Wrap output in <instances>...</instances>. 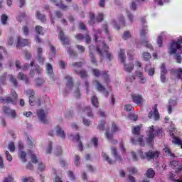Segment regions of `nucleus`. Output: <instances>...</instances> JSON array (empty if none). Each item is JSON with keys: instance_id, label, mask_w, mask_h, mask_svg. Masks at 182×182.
I'll list each match as a JSON object with an SVG mask.
<instances>
[{"instance_id": "19", "label": "nucleus", "mask_w": 182, "mask_h": 182, "mask_svg": "<svg viewBox=\"0 0 182 182\" xmlns=\"http://www.w3.org/2000/svg\"><path fill=\"white\" fill-rule=\"evenodd\" d=\"M95 49V47L93 46H90V53L89 56L91 59V62L95 66H97V60H96V58H95V55L93 54V50Z\"/></svg>"}, {"instance_id": "22", "label": "nucleus", "mask_w": 182, "mask_h": 182, "mask_svg": "<svg viewBox=\"0 0 182 182\" xmlns=\"http://www.w3.org/2000/svg\"><path fill=\"white\" fill-rule=\"evenodd\" d=\"M176 105H177V101L173 100H170L168 105L167 106L168 109V114H171V112H173V109L176 107Z\"/></svg>"}, {"instance_id": "33", "label": "nucleus", "mask_w": 182, "mask_h": 182, "mask_svg": "<svg viewBox=\"0 0 182 182\" xmlns=\"http://www.w3.org/2000/svg\"><path fill=\"white\" fill-rule=\"evenodd\" d=\"M151 64H147L145 67V71L148 72L149 76H153L154 75V68H151Z\"/></svg>"}, {"instance_id": "62", "label": "nucleus", "mask_w": 182, "mask_h": 182, "mask_svg": "<svg viewBox=\"0 0 182 182\" xmlns=\"http://www.w3.org/2000/svg\"><path fill=\"white\" fill-rule=\"evenodd\" d=\"M172 141L174 143V144H178L179 146L182 144V141L177 137L173 138Z\"/></svg>"}, {"instance_id": "15", "label": "nucleus", "mask_w": 182, "mask_h": 182, "mask_svg": "<svg viewBox=\"0 0 182 182\" xmlns=\"http://www.w3.org/2000/svg\"><path fill=\"white\" fill-rule=\"evenodd\" d=\"M171 166L173 170H176L177 173H181L182 171V167L180 166V161H171Z\"/></svg>"}, {"instance_id": "53", "label": "nucleus", "mask_w": 182, "mask_h": 182, "mask_svg": "<svg viewBox=\"0 0 182 182\" xmlns=\"http://www.w3.org/2000/svg\"><path fill=\"white\" fill-rule=\"evenodd\" d=\"M90 21H89L90 25H95V21H96L95 19V14L90 13Z\"/></svg>"}, {"instance_id": "23", "label": "nucleus", "mask_w": 182, "mask_h": 182, "mask_svg": "<svg viewBox=\"0 0 182 182\" xmlns=\"http://www.w3.org/2000/svg\"><path fill=\"white\" fill-rule=\"evenodd\" d=\"M17 79H18V80H23L26 85H29V78H28V76H26V75L23 74L22 72L18 73Z\"/></svg>"}, {"instance_id": "12", "label": "nucleus", "mask_w": 182, "mask_h": 182, "mask_svg": "<svg viewBox=\"0 0 182 182\" xmlns=\"http://www.w3.org/2000/svg\"><path fill=\"white\" fill-rule=\"evenodd\" d=\"M46 71L49 77H50V79H53V80H55V74L53 73V67L52 66V64H46Z\"/></svg>"}, {"instance_id": "52", "label": "nucleus", "mask_w": 182, "mask_h": 182, "mask_svg": "<svg viewBox=\"0 0 182 182\" xmlns=\"http://www.w3.org/2000/svg\"><path fill=\"white\" fill-rule=\"evenodd\" d=\"M98 142H99V139L96 136H94L91 139V143L93 144L94 147H97V146H99Z\"/></svg>"}, {"instance_id": "61", "label": "nucleus", "mask_w": 182, "mask_h": 182, "mask_svg": "<svg viewBox=\"0 0 182 182\" xmlns=\"http://www.w3.org/2000/svg\"><path fill=\"white\" fill-rule=\"evenodd\" d=\"M8 149L9 150H10V151H11V153L15 151V144H14V142H11L10 144H9Z\"/></svg>"}, {"instance_id": "54", "label": "nucleus", "mask_w": 182, "mask_h": 182, "mask_svg": "<svg viewBox=\"0 0 182 182\" xmlns=\"http://www.w3.org/2000/svg\"><path fill=\"white\" fill-rule=\"evenodd\" d=\"M147 26H143L141 30V36H146L147 35Z\"/></svg>"}, {"instance_id": "18", "label": "nucleus", "mask_w": 182, "mask_h": 182, "mask_svg": "<svg viewBox=\"0 0 182 182\" xmlns=\"http://www.w3.org/2000/svg\"><path fill=\"white\" fill-rule=\"evenodd\" d=\"M119 23L114 21L112 22V25H113L114 29L119 30V29H120L121 26H124V23H124V17H123V16L120 17Z\"/></svg>"}, {"instance_id": "13", "label": "nucleus", "mask_w": 182, "mask_h": 182, "mask_svg": "<svg viewBox=\"0 0 182 182\" xmlns=\"http://www.w3.org/2000/svg\"><path fill=\"white\" fill-rule=\"evenodd\" d=\"M37 115L42 123H44V124H48V120H46V114L43 109H38L37 111Z\"/></svg>"}, {"instance_id": "8", "label": "nucleus", "mask_w": 182, "mask_h": 182, "mask_svg": "<svg viewBox=\"0 0 182 182\" xmlns=\"http://www.w3.org/2000/svg\"><path fill=\"white\" fill-rule=\"evenodd\" d=\"M18 157L23 163H26L28 161V159L26 158V152L23 151V142H18Z\"/></svg>"}, {"instance_id": "55", "label": "nucleus", "mask_w": 182, "mask_h": 182, "mask_svg": "<svg viewBox=\"0 0 182 182\" xmlns=\"http://www.w3.org/2000/svg\"><path fill=\"white\" fill-rule=\"evenodd\" d=\"M68 177L71 181H76V178L75 177V174L72 172V171H68Z\"/></svg>"}, {"instance_id": "50", "label": "nucleus", "mask_w": 182, "mask_h": 182, "mask_svg": "<svg viewBox=\"0 0 182 182\" xmlns=\"http://www.w3.org/2000/svg\"><path fill=\"white\" fill-rule=\"evenodd\" d=\"M38 170L39 171H45V170H46V166H45V164L39 162Z\"/></svg>"}, {"instance_id": "21", "label": "nucleus", "mask_w": 182, "mask_h": 182, "mask_svg": "<svg viewBox=\"0 0 182 182\" xmlns=\"http://www.w3.org/2000/svg\"><path fill=\"white\" fill-rule=\"evenodd\" d=\"M25 93L29 96V103L31 106H33V99L35 96V92L33 91V90H26Z\"/></svg>"}, {"instance_id": "34", "label": "nucleus", "mask_w": 182, "mask_h": 182, "mask_svg": "<svg viewBox=\"0 0 182 182\" xmlns=\"http://www.w3.org/2000/svg\"><path fill=\"white\" fill-rule=\"evenodd\" d=\"M9 80L15 86V87H18V80H16V77H14L12 75H8Z\"/></svg>"}, {"instance_id": "9", "label": "nucleus", "mask_w": 182, "mask_h": 182, "mask_svg": "<svg viewBox=\"0 0 182 182\" xmlns=\"http://www.w3.org/2000/svg\"><path fill=\"white\" fill-rule=\"evenodd\" d=\"M58 32H59L58 38L61 41L63 45H70V40L69 38L65 36L63 31L60 28V27H58L57 28Z\"/></svg>"}, {"instance_id": "25", "label": "nucleus", "mask_w": 182, "mask_h": 182, "mask_svg": "<svg viewBox=\"0 0 182 182\" xmlns=\"http://www.w3.org/2000/svg\"><path fill=\"white\" fill-rule=\"evenodd\" d=\"M56 134L58 137H61V139H65L66 135L65 134V131L62 129L59 126H57L55 128Z\"/></svg>"}, {"instance_id": "35", "label": "nucleus", "mask_w": 182, "mask_h": 182, "mask_svg": "<svg viewBox=\"0 0 182 182\" xmlns=\"http://www.w3.org/2000/svg\"><path fill=\"white\" fill-rule=\"evenodd\" d=\"M124 50L121 49L119 53V59L122 63H124V60H126V55H125Z\"/></svg>"}, {"instance_id": "32", "label": "nucleus", "mask_w": 182, "mask_h": 182, "mask_svg": "<svg viewBox=\"0 0 182 182\" xmlns=\"http://www.w3.org/2000/svg\"><path fill=\"white\" fill-rule=\"evenodd\" d=\"M82 113L87 114L89 117H93V113L92 109L89 107H86L84 109H82Z\"/></svg>"}, {"instance_id": "10", "label": "nucleus", "mask_w": 182, "mask_h": 182, "mask_svg": "<svg viewBox=\"0 0 182 182\" xmlns=\"http://www.w3.org/2000/svg\"><path fill=\"white\" fill-rule=\"evenodd\" d=\"M31 44L29 40L21 38L20 36H17L16 48H21L22 46H28Z\"/></svg>"}, {"instance_id": "45", "label": "nucleus", "mask_w": 182, "mask_h": 182, "mask_svg": "<svg viewBox=\"0 0 182 182\" xmlns=\"http://www.w3.org/2000/svg\"><path fill=\"white\" fill-rule=\"evenodd\" d=\"M36 15L37 18H38L41 22H45V21H46V17H45V15L41 14V12L37 11Z\"/></svg>"}, {"instance_id": "63", "label": "nucleus", "mask_w": 182, "mask_h": 182, "mask_svg": "<svg viewBox=\"0 0 182 182\" xmlns=\"http://www.w3.org/2000/svg\"><path fill=\"white\" fill-rule=\"evenodd\" d=\"M143 57L144 60H149L151 58V55L149 53H144Z\"/></svg>"}, {"instance_id": "39", "label": "nucleus", "mask_w": 182, "mask_h": 182, "mask_svg": "<svg viewBox=\"0 0 182 182\" xmlns=\"http://www.w3.org/2000/svg\"><path fill=\"white\" fill-rule=\"evenodd\" d=\"M91 103L94 107H99V100H97V97L93 96L91 98Z\"/></svg>"}, {"instance_id": "51", "label": "nucleus", "mask_w": 182, "mask_h": 182, "mask_svg": "<svg viewBox=\"0 0 182 182\" xmlns=\"http://www.w3.org/2000/svg\"><path fill=\"white\" fill-rule=\"evenodd\" d=\"M161 69V75H166L167 73V68H166V65L162 63L160 67Z\"/></svg>"}, {"instance_id": "24", "label": "nucleus", "mask_w": 182, "mask_h": 182, "mask_svg": "<svg viewBox=\"0 0 182 182\" xmlns=\"http://www.w3.org/2000/svg\"><path fill=\"white\" fill-rule=\"evenodd\" d=\"M65 79L67 80V87L66 90H70L73 87V80H72V77L67 75L65 77Z\"/></svg>"}, {"instance_id": "26", "label": "nucleus", "mask_w": 182, "mask_h": 182, "mask_svg": "<svg viewBox=\"0 0 182 182\" xmlns=\"http://www.w3.org/2000/svg\"><path fill=\"white\" fill-rule=\"evenodd\" d=\"M111 150H112V156H114L115 160H117V161H122L123 159H122V156L118 155L116 147L114 146L112 147Z\"/></svg>"}, {"instance_id": "5", "label": "nucleus", "mask_w": 182, "mask_h": 182, "mask_svg": "<svg viewBox=\"0 0 182 182\" xmlns=\"http://www.w3.org/2000/svg\"><path fill=\"white\" fill-rule=\"evenodd\" d=\"M11 96L7 95L5 98H0L1 103L16 105L18 100V94H16L15 90H11Z\"/></svg>"}, {"instance_id": "64", "label": "nucleus", "mask_w": 182, "mask_h": 182, "mask_svg": "<svg viewBox=\"0 0 182 182\" xmlns=\"http://www.w3.org/2000/svg\"><path fill=\"white\" fill-rule=\"evenodd\" d=\"M14 181V178L12 176H8L4 178L3 182H12Z\"/></svg>"}, {"instance_id": "58", "label": "nucleus", "mask_w": 182, "mask_h": 182, "mask_svg": "<svg viewBox=\"0 0 182 182\" xmlns=\"http://www.w3.org/2000/svg\"><path fill=\"white\" fill-rule=\"evenodd\" d=\"M67 52L70 55V56H76V53L73 50H72V48L70 47H67Z\"/></svg>"}, {"instance_id": "57", "label": "nucleus", "mask_w": 182, "mask_h": 182, "mask_svg": "<svg viewBox=\"0 0 182 182\" xmlns=\"http://www.w3.org/2000/svg\"><path fill=\"white\" fill-rule=\"evenodd\" d=\"M102 76L106 83H109V82H110V79H109V75H107V72L106 71L102 72Z\"/></svg>"}, {"instance_id": "20", "label": "nucleus", "mask_w": 182, "mask_h": 182, "mask_svg": "<svg viewBox=\"0 0 182 182\" xmlns=\"http://www.w3.org/2000/svg\"><path fill=\"white\" fill-rule=\"evenodd\" d=\"M148 117L149 119H154V120H159V119H160V115L159 114L157 109L155 108L154 111H151L148 114Z\"/></svg>"}, {"instance_id": "44", "label": "nucleus", "mask_w": 182, "mask_h": 182, "mask_svg": "<svg viewBox=\"0 0 182 182\" xmlns=\"http://www.w3.org/2000/svg\"><path fill=\"white\" fill-rule=\"evenodd\" d=\"M52 141H49L47 146L46 147V154H50L52 153Z\"/></svg>"}, {"instance_id": "37", "label": "nucleus", "mask_w": 182, "mask_h": 182, "mask_svg": "<svg viewBox=\"0 0 182 182\" xmlns=\"http://www.w3.org/2000/svg\"><path fill=\"white\" fill-rule=\"evenodd\" d=\"M167 177L168 178H169V180H171L172 181L182 182V176L180 178V179H175L176 175H174V173H169Z\"/></svg>"}, {"instance_id": "48", "label": "nucleus", "mask_w": 182, "mask_h": 182, "mask_svg": "<svg viewBox=\"0 0 182 182\" xmlns=\"http://www.w3.org/2000/svg\"><path fill=\"white\" fill-rule=\"evenodd\" d=\"M132 37V34L129 31H124L122 35V38H124V41H127V39H129V38Z\"/></svg>"}, {"instance_id": "11", "label": "nucleus", "mask_w": 182, "mask_h": 182, "mask_svg": "<svg viewBox=\"0 0 182 182\" xmlns=\"http://www.w3.org/2000/svg\"><path fill=\"white\" fill-rule=\"evenodd\" d=\"M75 39H77V41H83V39H85V42L87 45L92 42V38L89 34L83 36V34L80 33L75 36Z\"/></svg>"}, {"instance_id": "49", "label": "nucleus", "mask_w": 182, "mask_h": 182, "mask_svg": "<svg viewBox=\"0 0 182 182\" xmlns=\"http://www.w3.org/2000/svg\"><path fill=\"white\" fill-rule=\"evenodd\" d=\"M164 150L169 157H174V154L171 153V150H170L168 146H166Z\"/></svg>"}, {"instance_id": "47", "label": "nucleus", "mask_w": 182, "mask_h": 182, "mask_svg": "<svg viewBox=\"0 0 182 182\" xmlns=\"http://www.w3.org/2000/svg\"><path fill=\"white\" fill-rule=\"evenodd\" d=\"M36 32L38 35H43V28L41 26L36 27Z\"/></svg>"}, {"instance_id": "4", "label": "nucleus", "mask_w": 182, "mask_h": 182, "mask_svg": "<svg viewBox=\"0 0 182 182\" xmlns=\"http://www.w3.org/2000/svg\"><path fill=\"white\" fill-rule=\"evenodd\" d=\"M159 133H160V129L154 128V126H151L148 128V130L146 131V136H148L146 141L149 146H151V143H153L154 137H156Z\"/></svg>"}, {"instance_id": "38", "label": "nucleus", "mask_w": 182, "mask_h": 182, "mask_svg": "<svg viewBox=\"0 0 182 182\" xmlns=\"http://www.w3.org/2000/svg\"><path fill=\"white\" fill-rule=\"evenodd\" d=\"M134 68V65L133 63H129V65L124 64V70H125V72H132Z\"/></svg>"}, {"instance_id": "43", "label": "nucleus", "mask_w": 182, "mask_h": 182, "mask_svg": "<svg viewBox=\"0 0 182 182\" xmlns=\"http://www.w3.org/2000/svg\"><path fill=\"white\" fill-rule=\"evenodd\" d=\"M45 83V80L43 78H37L35 80L36 86H42Z\"/></svg>"}, {"instance_id": "7", "label": "nucleus", "mask_w": 182, "mask_h": 182, "mask_svg": "<svg viewBox=\"0 0 182 182\" xmlns=\"http://www.w3.org/2000/svg\"><path fill=\"white\" fill-rule=\"evenodd\" d=\"M82 62H78V63H73L72 64V66L74 68L75 73H78L82 79H85L87 77V72L83 70L80 71H77V70H76L77 69V68H82Z\"/></svg>"}, {"instance_id": "2", "label": "nucleus", "mask_w": 182, "mask_h": 182, "mask_svg": "<svg viewBox=\"0 0 182 182\" xmlns=\"http://www.w3.org/2000/svg\"><path fill=\"white\" fill-rule=\"evenodd\" d=\"M181 43H182V38H179L177 41L173 40L169 45V47L168 48V52L169 55H175L176 52H178L179 53H177L174 56V59H176L177 63H181L182 58H181V53H182V48H181Z\"/></svg>"}, {"instance_id": "59", "label": "nucleus", "mask_w": 182, "mask_h": 182, "mask_svg": "<svg viewBox=\"0 0 182 182\" xmlns=\"http://www.w3.org/2000/svg\"><path fill=\"white\" fill-rule=\"evenodd\" d=\"M27 144L29 149H33V142L32 141V139H31L30 137L27 138Z\"/></svg>"}, {"instance_id": "3", "label": "nucleus", "mask_w": 182, "mask_h": 182, "mask_svg": "<svg viewBox=\"0 0 182 182\" xmlns=\"http://www.w3.org/2000/svg\"><path fill=\"white\" fill-rule=\"evenodd\" d=\"M133 134L135 137L131 139L132 144H140V146H144V141H143V136H140V127H135L132 130Z\"/></svg>"}, {"instance_id": "1", "label": "nucleus", "mask_w": 182, "mask_h": 182, "mask_svg": "<svg viewBox=\"0 0 182 182\" xmlns=\"http://www.w3.org/2000/svg\"><path fill=\"white\" fill-rule=\"evenodd\" d=\"M102 33V30L98 29L95 31L94 34V39L96 43V50L100 55V58L102 60L103 59V56L106 55L107 59H109V60H112V58H113V55L109 53V47L106 43H105V39L100 38V35Z\"/></svg>"}, {"instance_id": "14", "label": "nucleus", "mask_w": 182, "mask_h": 182, "mask_svg": "<svg viewBox=\"0 0 182 182\" xmlns=\"http://www.w3.org/2000/svg\"><path fill=\"white\" fill-rule=\"evenodd\" d=\"M95 82L96 83V89L98 92H102L106 97L109 96V92L106 91V88L99 81L95 80Z\"/></svg>"}, {"instance_id": "28", "label": "nucleus", "mask_w": 182, "mask_h": 182, "mask_svg": "<svg viewBox=\"0 0 182 182\" xmlns=\"http://www.w3.org/2000/svg\"><path fill=\"white\" fill-rule=\"evenodd\" d=\"M166 36V32H162L159 36L157 39V45L159 48L163 46V39Z\"/></svg>"}, {"instance_id": "40", "label": "nucleus", "mask_w": 182, "mask_h": 182, "mask_svg": "<svg viewBox=\"0 0 182 182\" xmlns=\"http://www.w3.org/2000/svg\"><path fill=\"white\" fill-rule=\"evenodd\" d=\"M105 136L107 137V140H109L112 141V143H117V141L113 139V134L112 133H109V132L107 131L105 134Z\"/></svg>"}, {"instance_id": "46", "label": "nucleus", "mask_w": 182, "mask_h": 182, "mask_svg": "<svg viewBox=\"0 0 182 182\" xmlns=\"http://www.w3.org/2000/svg\"><path fill=\"white\" fill-rule=\"evenodd\" d=\"M1 21L2 25H6V22H8V16H6V14L1 15Z\"/></svg>"}, {"instance_id": "17", "label": "nucleus", "mask_w": 182, "mask_h": 182, "mask_svg": "<svg viewBox=\"0 0 182 182\" xmlns=\"http://www.w3.org/2000/svg\"><path fill=\"white\" fill-rule=\"evenodd\" d=\"M132 100L136 105H141L143 103V98L138 94L132 95Z\"/></svg>"}, {"instance_id": "30", "label": "nucleus", "mask_w": 182, "mask_h": 182, "mask_svg": "<svg viewBox=\"0 0 182 182\" xmlns=\"http://www.w3.org/2000/svg\"><path fill=\"white\" fill-rule=\"evenodd\" d=\"M28 154L31 156L32 163H33L34 164H36V163L39 162V159H38V156L33 153V151H28Z\"/></svg>"}, {"instance_id": "56", "label": "nucleus", "mask_w": 182, "mask_h": 182, "mask_svg": "<svg viewBox=\"0 0 182 182\" xmlns=\"http://www.w3.org/2000/svg\"><path fill=\"white\" fill-rule=\"evenodd\" d=\"M56 6H59L60 9H63V11H68V6H65V4H63L62 2L56 3L55 4Z\"/></svg>"}, {"instance_id": "36", "label": "nucleus", "mask_w": 182, "mask_h": 182, "mask_svg": "<svg viewBox=\"0 0 182 182\" xmlns=\"http://www.w3.org/2000/svg\"><path fill=\"white\" fill-rule=\"evenodd\" d=\"M102 156L103 160H105V161H107L108 164H113L114 163L113 162V161H112V159H110V157L109 156V155H107V154L102 152Z\"/></svg>"}, {"instance_id": "60", "label": "nucleus", "mask_w": 182, "mask_h": 182, "mask_svg": "<svg viewBox=\"0 0 182 182\" xmlns=\"http://www.w3.org/2000/svg\"><path fill=\"white\" fill-rule=\"evenodd\" d=\"M92 73H93L94 76H95L96 77H99V76H100V75H102V73H100V70H99L97 69H93Z\"/></svg>"}, {"instance_id": "16", "label": "nucleus", "mask_w": 182, "mask_h": 182, "mask_svg": "<svg viewBox=\"0 0 182 182\" xmlns=\"http://www.w3.org/2000/svg\"><path fill=\"white\" fill-rule=\"evenodd\" d=\"M3 110L6 114H7L8 116H11V117H12L13 119H14V117H16V112H15V110H12L8 107H4Z\"/></svg>"}, {"instance_id": "42", "label": "nucleus", "mask_w": 182, "mask_h": 182, "mask_svg": "<svg viewBox=\"0 0 182 182\" xmlns=\"http://www.w3.org/2000/svg\"><path fill=\"white\" fill-rule=\"evenodd\" d=\"M154 174H156V173L151 168L148 169L146 171V176L149 177V178H153L154 177Z\"/></svg>"}, {"instance_id": "29", "label": "nucleus", "mask_w": 182, "mask_h": 182, "mask_svg": "<svg viewBox=\"0 0 182 182\" xmlns=\"http://www.w3.org/2000/svg\"><path fill=\"white\" fill-rule=\"evenodd\" d=\"M136 75L138 76L139 83L144 84L147 82V78L143 75V73L136 72Z\"/></svg>"}, {"instance_id": "6", "label": "nucleus", "mask_w": 182, "mask_h": 182, "mask_svg": "<svg viewBox=\"0 0 182 182\" xmlns=\"http://www.w3.org/2000/svg\"><path fill=\"white\" fill-rule=\"evenodd\" d=\"M139 153L141 154V159H147V160H154V159H157L160 154L159 151H149V152H146L145 154V156H143V151H140Z\"/></svg>"}, {"instance_id": "27", "label": "nucleus", "mask_w": 182, "mask_h": 182, "mask_svg": "<svg viewBox=\"0 0 182 182\" xmlns=\"http://www.w3.org/2000/svg\"><path fill=\"white\" fill-rule=\"evenodd\" d=\"M73 141H76L77 143H79L78 145V150L82 151L83 150V145L82 144V141H80V135L79 134H77L74 137H73Z\"/></svg>"}, {"instance_id": "31", "label": "nucleus", "mask_w": 182, "mask_h": 182, "mask_svg": "<svg viewBox=\"0 0 182 182\" xmlns=\"http://www.w3.org/2000/svg\"><path fill=\"white\" fill-rule=\"evenodd\" d=\"M102 29H104L106 35H107V39L109 42H112L113 40V37L109 33V27L107 26V24H104L102 26Z\"/></svg>"}, {"instance_id": "41", "label": "nucleus", "mask_w": 182, "mask_h": 182, "mask_svg": "<svg viewBox=\"0 0 182 182\" xmlns=\"http://www.w3.org/2000/svg\"><path fill=\"white\" fill-rule=\"evenodd\" d=\"M50 52L49 53L50 58L52 59L55 55H56V48L53 45H50Z\"/></svg>"}]
</instances>
